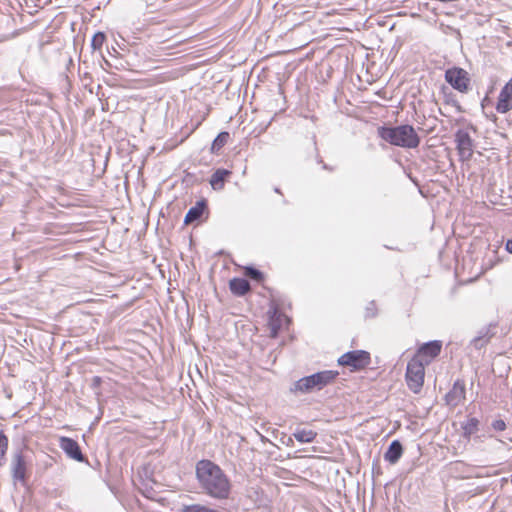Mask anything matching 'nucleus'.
<instances>
[{"mask_svg": "<svg viewBox=\"0 0 512 512\" xmlns=\"http://www.w3.org/2000/svg\"><path fill=\"white\" fill-rule=\"evenodd\" d=\"M378 136L391 145L414 149L420 144V137L413 126L409 124L395 127L381 126L378 128Z\"/></svg>", "mask_w": 512, "mask_h": 512, "instance_id": "nucleus-2", "label": "nucleus"}, {"mask_svg": "<svg viewBox=\"0 0 512 512\" xmlns=\"http://www.w3.org/2000/svg\"><path fill=\"white\" fill-rule=\"evenodd\" d=\"M455 143L461 161H468L473 155V140L468 131L459 129L455 133Z\"/></svg>", "mask_w": 512, "mask_h": 512, "instance_id": "nucleus-7", "label": "nucleus"}, {"mask_svg": "<svg viewBox=\"0 0 512 512\" xmlns=\"http://www.w3.org/2000/svg\"><path fill=\"white\" fill-rule=\"evenodd\" d=\"M370 354L365 350L348 351L338 358V364L347 366L351 371H358L370 364Z\"/></svg>", "mask_w": 512, "mask_h": 512, "instance_id": "nucleus-5", "label": "nucleus"}, {"mask_svg": "<svg viewBox=\"0 0 512 512\" xmlns=\"http://www.w3.org/2000/svg\"><path fill=\"white\" fill-rule=\"evenodd\" d=\"M425 369L423 363L417 358H412L406 368V382L410 390L418 393L424 383Z\"/></svg>", "mask_w": 512, "mask_h": 512, "instance_id": "nucleus-4", "label": "nucleus"}, {"mask_svg": "<svg viewBox=\"0 0 512 512\" xmlns=\"http://www.w3.org/2000/svg\"><path fill=\"white\" fill-rule=\"evenodd\" d=\"M207 209V203L206 200L202 199L196 203L195 206L191 207L188 212L185 215L184 223L190 224L195 221H198L202 215L204 214L205 210Z\"/></svg>", "mask_w": 512, "mask_h": 512, "instance_id": "nucleus-15", "label": "nucleus"}, {"mask_svg": "<svg viewBox=\"0 0 512 512\" xmlns=\"http://www.w3.org/2000/svg\"><path fill=\"white\" fill-rule=\"evenodd\" d=\"M481 421L475 416H468L461 422L462 436L470 441L471 438L480 431Z\"/></svg>", "mask_w": 512, "mask_h": 512, "instance_id": "nucleus-12", "label": "nucleus"}, {"mask_svg": "<svg viewBox=\"0 0 512 512\" xmlns=\"http://www.w3.org/2000/svg\"><path fill=\"white\" fill-rule=\"evenodd\" d=\"M245 275L247 277H249L250 279L255 280L257 282L262 281L264 278L263 273L260 270L254 268L252 266H248L245 268Z\"/></svg>", "mask_w": 512, "mask_h": 512, "instance_id": "nucleus-22", "label": "nucleus"}, {"mask_svg": "<svg viewBox=\"0 0 512 512\" xmlns=\"http://www.w3.org/2000/svg\"><path fill=\"white\" fill-rule=\"evenodd\" d=\"M8 449V438L0 432V465L3 464L5 459L6 451Z\"/></svg>", "mask_w": 512, "mask_h": 512, "instance_id": "nucleus-24", "label": "nucleus"}, {"mask_svg": "<svg viewBox=\"0 0 512 512\" xmlns=\"http://www.w3.org/2000/svg\"><path fill=\"white\" fill-rule=\"evenodd\" d=\"M488 330L480 331L479 335L474 337L470 344L477 350L485 347L490 340V336L488 335Z\"/></svg>", "mask_w": 512, "mask_h": 512, "instance_id": "nucleus-21", "label": "nucleus"}, {"mask_svg": "<svg viewBox=\"0 0 512 512\" xmlns=\"http://www.w3.org/2000/svg\"><path fill=\"white\" fill-rule=\"evenodd\" d=\"M506 250L512 254V239H509L506 243Z\"/></svg>", "mask_w": 512, "mask_h": 512, "instance_id": "nucleus-28", "label": "nucleus"}, {"mask_svg": "<svg viewBox=\"0 0 512 512\" xmlns=\"http://www.w3.org/2000/svg\"><path fill=\"white\" fill-rule=\"evenodd\" d=\"M403 454V446L399 440H393L386 452L384 453V460L390 464H396Z\"/></svg>", "mask_w": 512, "mask_h": 512, "instance_id": "nucleus-14", "label": "nucleus"}, {"mask_svg": "<svg viewBox=\"0 0 512 512\" xmlns=\"http://www.w3.org/2000/svg\"><path fill=\"white\" fill-rule=\"evenodd\" d=\"M495 441H497V442H499V443H502V444L504 443L502 440L497 439V438H495Z\"/></svg>", "mask_w": 512, "mask_h": 512, "instance_id": "nucleus-30", "label": "nucleus"}, {"mask_svg": "<svg viewBox=\"0 0 512 512\" xmlns=\"http://www.w3.org/2000/svg\"><path fill=\"white\" fill-rule=\"evenodd\" d=\"M466 397L465 383L462 380H456L451 390L445 395L446 404L456 407L463 403Z\"/></svg>", "mask_w": 512, "mask_h": 512, "instance_id": "nucleus-9", "label": "nucleus"}, {"mask_svg": "<svg viewBox=\"0 0 512 512\" xmlns=\"http://www.w3.org/2000/svg\"><path fill=\"white\" fill-rule=\"evenodd\" d=\"M27 463L21 452H17L13 455L11 462L12 477L20 482H25L27 478Z\"/></svg>", "mask_w": 512, "mask_h": 512, "instance_id": "nucleus-11", "label": "nucleus"}, {"mask_svg": "<svg viewBox=\"0 0 512 512\" xmlns=\"http://www.w3.org/2000/svg\"><path fill=\"white\" fill-rule=\"evenodd\" d=\"M100 382H101V378H100V377L95 376V377L93 378V386H94V387H96V386L100 385Z\"/></svg>", "mask_w": 512, "mask_h": 512, "instance_id": "nucleus-29", "label": "nucleus"}, {"mask_svg": "<svg viewBox=\"0 0 512 512\" xmlns=\"http://www.w3.org/2000/svg\"><path fill=\"white\" fill-rule=\"evenodd\" d=\"M445 81L460 93H467L470 89V76L460 67H452L445 71Z\"/></svg>", "mask_w": 512, "mask_h": 512, "instance_id": "nucleus-6", "label": "nucleus"}, {"mask_svg": "<svg viewBox=\"0 0 512 512\" xmlns=\"http://www.w3.org/2000/svg\"><path fill=\"white\" fill-rule=\"evenodd\" d=\"M442 348V342L441 341H429L427 343H424L420 346L418 349V355L421 357H427L430 359H433L437 357Z\"/></svg>", "mask_w": 512, "mask_h": 512, "instance_id": "nucleus-13", "label": "nucleus"}, {"mask_svg": "<svg viewBox=\"0 0 512 512\" xmlns=\"http://www.w3.org/2000/svg\"><path fill=\"white\" fill-rule=\"evenodd\" d=\"M59 447L65 452V454L78 462H83L85 457L81 452L80 446L77 441L70 437L61 436L59 438Z\"/></svg>", "mask_w": 512, "mask_h": 512, "instance_id": "nucleus-8", "label": "nucleus"}, {"mask_svg": "<svg viewBox=\"0 0 512 512\" xmlns=\"http://www.w3.org/2000/svg\"><path fill=\"white\" fill-rule=\"evenodd\" d=\"M366 315L369 317H373L376 315L374 302H371L370 305L366 308Z\"/></svg>", "mask_w": 512, "mask_h": 512, "instance_id": "nucleus-27", "label": "nucleus"}, {"mask_svg": "<svg viewBox=\"0 0 512 512\" xmlns=\"http://www.w3.org/2000/svg\"><path fill=\"white\" fill-rule=\"evenodd\" d=\"M196 479L202 492L215 500H227L232 484L226 473L211 460H200L196 464Z\"/></svg>", "mask_w": 512, "mask_h": 512, "instance_id": "nucleus-1", "label": "nucleus"}, {"mask_svg": "<svg viewBox=\"0 0 512 512\" xmlns=\"http://www.w3.org/2000/svg\"><path fill=\"white\" fill-rule=\"evenodd\" d=\"M269 313V327L271 337H276L283 325V322L286 320V316L283 313H281L277 308H274Z\"/></svg>", "mask_w": 512, "mask_h": 512, "instance_id": "nucleus-16", "label": "nucleus"}, {"mask_svg": "<svg viewBox=\"0 0 512 512\" xmlns=\"http://www.w3.org/2000/svg\"><path fill=\"white\" fill-rule=\"evenodd\" d=\"M490 428H491V430H493L495 432H502V431L506 430L507 424L503 419L496 418L491 422Z\"/></svg>", "mask_w": 512, "mask_h": 512, "instance_id": "nucleus-25", "label": "nucleus"}, {"mask_svg": "<svg viewBox=\"0 0 512 512\" xmlns=\"http://www.w3.org/2000/svg\"><path fill=\"white\" fill-rule=\"evenodd\" d=\"M512 109V78L501 89L498 101L496 104V111L500 114H505Z\"/></svg>", "mask_w": 512, "mask_h": 512, "instance_id": "nucleus-10", "label": "nucleus"}, {"mask_svg": "<svg viewBox=\"0 0 512 512\" xmlns=\"http://www.w3.org/2000/svg\"><path fill=\"white\" fill-rule=\"evenodd\" d=\"M293 436L300 443H311L315 440L317 433L313 430L297 429Z\"/></svg>", "mask_w": 512, "mask_h": 512, "instance_id": "nucleus-19", "label": "nucleus"}, {"mask_svg": "<svg viewBox=\"0 0 512 512\" xmlns=\"http://www.w3.org/2000/svg\"><path fill=\"white\" fill-rule=\"evenodd\" d=\"M228 139H229L228 132H225V131L220 132L212 142L211 152L218 153L224 147V145L227 143Z\"/></svg>", "mask_w": 512, "mask_h": 512, "instance_id": "nucleus-20", "label": "nucleus"}, {"mask_svg": "<svg viewBox=\"0 0 512 512\" xmlns=\"http://www.w3.org/2000/svg\"><path fill=\"white\" fill-rule=\"evenodd\" d=\"M487 439H494L493 434H481V435H479V434L477 433V434H475V435L471 438V440L473 441V443H474L475 445H481V444H483V443L485 442V440H487Z\"/></svg>", "mask_w": 512, "mask_h": 512, "instance_id": "nucleus-26", "label": "nucleus"}, {"mask_svg": "<svg viewBox=\"0 0 512 512\" xmlns=\"http://www.w3.org/2000/svg\"><path fill=\"white\" fill-rule=\"evenodd\" d=\"M232 174L230 170L227 169H216L210 178V185L213 190L219 191L224 188L226 178Z\"/></svg>", "mask_w": 512, "mask_h": 512, "instance_id": "nucleus-17", "label": "nucleus"}, {"mask_svg": "<svg viewBox=\"0 0 512 512\" xmlns=\"http://www.w3.org/2000/svg\"><path fill=\"white\" fill-rule=\"evenodd\" d=\"M276 193H280V190L278 188H275Z\"/></svg>", "mask_w": 512, "mask_h": 512, "instance_id": "nucleus-31", "label": "nucleus"}, {"mask_svg": "<svg viewBox=\"0 0 512 512\" xmlns=\"http://www.w3.org/2000/svg\"><path fill=\"white\" fill-rule=\"evenodd\" d=\"M106 39V36L103 32H97L93 35L91 40V47L93 50H99L101 49L104 41Z\"/></svg>", "mask_w": 512, "mask_h": 512, "instance_id": "nucleus-23", "label": "nucleus"}, {"mask_svg": "<svg viewBox=\"0 0 512 512\" xmlns=\"http://www.w3.org/2000/svg\"><path fill=\"white\" fill-rule=\"evenodd\" d=\"M230 291L236 296H244L250 291V283L244 278H233L229 282Z\"/></svg>", "mask_w": 512, "mask_h": 512, "instance_id": "nucleus-18", "label": "nucleus"}, {"mask_svg": "<svg viewBox=\"0 0 512 512\" xmlns=\"http://www.w3.org/2000/svg\"><path fill=\"white\" fill-rule=\"evenodd\" d=\"M338 375L339 373L337 371L324 370L305 376L293 384L291 391L310 393L314 390H321L325 386L333 383Z\"/></svg>", "mask_w": 512, "mask_h": 512, "instance_id": "nucleus-3", "label": "nucleus"}]
</instances>
